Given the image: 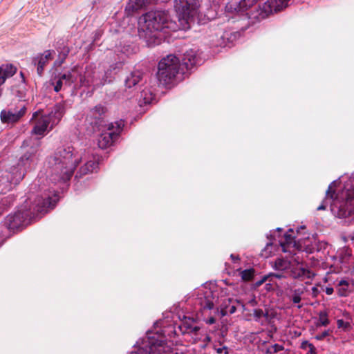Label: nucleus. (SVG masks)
<instances>
[{"label":"nucleus","mask_w":354,"mask_h":354,"mask_svg":"<svg viewBox=\"0 0 354 354\" xmlns=\"http://www.w3.org/2000/svg\"><path fill=\"white\" fill-rule=\"evenodd\" d=\"M290 262L283 258L276 259L272 268L278 271H284L290 268Z\"/></svg>","instance_id":"a878e982"},{"label":"nucleus","mask_w":354,"mask_h":354,"mask_svg":"<svg viewBox=\"0 0 354 354\" xmlns=\"http://www.w3.org/2000/svg\"><path fill=\"white\" fill-rule=\"evenodd\" d=\"M337 293L340 297H346L348 292L349 282L345 279H342L337 284Z\"/></svg>","instance_id":"cd10ccee"},{"label":"nucleus","mask_w":354,"mask_h":354,"mask_svg":"<svg viewBox=\"0 0 354 354\" xmlns=\"http://www.w3.org/2000/svg\"><path fill=\"white\" fill-rule=\"evenodd\" d=\"M230 35V36H232V33H229V32H224L223 35H222V36H221V37H222L223 39H227V40H229V41H232V40H231V38H230V37H229V35Z\"/></svg>","instance_id":"09e8293b"},{"label":"nucleus","mask_w":354,"mask_h":354,"mask_svg":"<svg viewBox=\"0 0 354 354\" xmlns=\"http://www.w3.org/2000/svg\"><path fill=\"white\" fill-rule=\"evenodd\" d=\"M153 339H154V341H156H156H160V340H161V341H162V342H164V344H165V345H167V346H169V347L171 348V352H172V354H177V353H175L174 352L173 348H172L170 346L167 345V342H166L163 339H156L154 336H153V337H150V336L147 337V340H146V341H145V342L144 343V345H143V346H142V347H143L144 348L149 349V342H150V341H152V340H153Z\"/></svg>","instance_id":"72a5a7b5"},{"label":"nucleus","mask_w":354,"mask_h":354,"mask_svg":"<svg viewBox=\"0 0 354 354\" xmlns=\"http://www.w3.org/2000/svg\"><path fill=\"white\" fill-rule=\"evenodd\" d=\"M26 110L27 109L24 104L3 109L0 113L1 121L3 124L12 125L18 122L24 116Z\"/></svg>","instance_id":"9d476101"},{"label":"nucleus","mask_w":354,"mask_h":354,"mask_svg":"<svg viewBox=\"0 0 354 354\" xmlns=\"http://www.w3.org/2000/svg\"><path fill=\"white\" fill-rule=\"evenodd\" d=\"M154 98V95L149 88H145L140 93L139 102L145 104H150Z\"/></svg>","instance_id":"393cba45"},{"label":"nucleus","mask_w":354,"mask_h":354,"mask_svg":"<svg viewBox=\"0 0 354 354\" xmlns=\"http://www.w3.org/2000/svg\"><path fill=\"white\" fill-rule=\"evenodd\" d=\"M59 197L57 194L50 196V192L44 196L34 197L30 196L25 201V205L21 209L10 214L5 219L4 225L10 230H18L29 224L39 214H44L48 209H53Z\"/></svg>","instance_id":"f257e3e1"},{"label":"nucleus","mask_w":354,"mask_h":354,"mask_svg":"<svg viewBox=\"0 0 354 354\" xmlns=\"http://www.w3.org/2000/svg\"><path fill=\"white\" fill-rule=\"evenodd\" d=\"M236 308L235 306L232 305L229 306H226L224 309H222L221 313L222 316H225L227 314H233L236 312Z\"/></svg>","instance_id":"e433bc0d"},{"label":"nucleus","mask_w":354,"mask_h":354,"mask_svg":"<svg viewBox=\"0 0 354 354\" xmlns=\"http://www.w3.org/2000/svg\"><path fill=\"white\" fill-rule=\"evenodd\" d=\"M266 286H268V287H267V289H269L270 286H271V284H270V283H267V284H266Z\"/></svg>","instance_id":"bf43d9fd"},{"label":"nucleus","mask_w":354,"mask_h":354,"mask_svg":"<svg viewBox=\"0 0 354 354\" xmlns=\"http://www.w3.org/2000/svg\"><path fill=\"white\" fill-rule=\"evenodd\" d=\"M139 25L143 30L155 33L154 37L158 36V32L168 34L169 30L176 29L175 23L171 20L168 12L165 10L150 11L142 15L140 17Z\"/></svg>","instance_id":"20e7f679"},{"label":"nucleus","mask_w":354,"mask_h":354,"mask_svg":"<svg viewBox=\"0 0 354 354\" xmlns=\"http://www.w3.org/2000/svg\"><path fill=\"white\" fill-rule=\"evenodd\" d=\"M136 7L135 9L140 8L146 5L151 3L153 0H134Z\"/></svg>","instance_id":"4c0bfd02"},{"label":"nucleus","mask_w":354,"mask_h":354,"mask_svg":"<svg viewBox=\"0 0 354 354\" xmlns=\"http://www.w3.org/2000/svg\"><path fill=\"white\" fill-rule=\"evenodd\" d=\"M144 73L140 70H134L126 77L125 86L128 88H135L142 84Z\"/></svg>","instance_id":"f3484780"},{"label":"nucleus","mask_w":354,"mask_h":354,"mask_svg":"<svg viewBox=\"0 0 354 354\" xmlns=\"http://www.w3.org/2000/svg\"><path fill=\"white\" fill-rule=\"evenodd\" d=\"M345 188L346 189V201L339 207L337 212L338 216L342 218L354 214V176L346 183Z\"/></svg>","instance_id":"1a4fd4ad"},{"label":"nucleus","mask_w":354,"mask_h":354,"mask_svg":"<svg viewBox=\"0 0 354 354\" xmlns=\"http://www.w3.org/2000/svg\"><path fill=\"white\" fill-rule=\"evenodd\" d=\"M307 345L309 348V351H308V353L306 354H317L316 348L313 344H307Z\"/></svg>","instance_id":"49530a36"},{"label":"nucleus","mask_w":354,"mask_h":354,"mask_svg":"<svg viewBox=\"0 0 354 354\" xmlns=\"http://www.w3.org/2000/svg\"><path fill=\"white\" fill-rule=\"evenodd\" d=\"M254 303H255V301L252 300V304H254Z\"/></svg>","instance_id":"0e129e2a"},{"label":"nucleus","mask_w":354,"mask_h":354,"mask_svg":"<svg viewBox=\"0 0 354 354\" xmlns=\"http://www.w3.org/2000/svg\"><path fill=\"white\" fill-rule=\"evenodd\" d=\"M201 307L203 309L211 310L214 308V302L211 299H209L208 296H205L204 299L201 302Z\"/></svg>","instance_id":"473e14b6"},{"label":"nucleus","mask_w":354,"mask_h":354,"mask_svg":"<svg viewBox=\"0 0 354 354\" xmlns=\"http://www.w3.org/2000/svg\"><path fill=\"white\" fill-rule=\"evenodd\" d=\"M259 0H240L230 5V8H234L236 12H242L255 4Z\"/></svg>","instance_id":"412c9836"},{"label":"nucleus","mask_w":354,"mask_h":354,"mask_svg":"<svg viewBox=\"0 0 354 354\" xmlns=\"http://www.w3.org/2000/svg\"><path fill=\"white\" fill-rule=\"evenodd\" d=\"M290 0H268L259 10L248 16L250 19L262 20L273 12H277L288 6Z\"/></svg>","instance_id":"0eeeda50"},{"label":"nucleus","mask_w":354,"mask_h":354,"mask_svg":"<svg viewBox=\"0 0 354 354\" xmlns=\"http://www.w3.org/2000/svg\"><path fill=\"white\" fill-rule=\"evenodd\" d=\"M315 252H324L328 247V244L324 241H315L314 243Z\"/></svg>","instance_id":"c9c22d12"},{"label":"nucleus","mask_w":354,"mask_h":354,"mask_svg":"<svg viewBox=\"0 0 354 354\" xmlns=\"http://www.w3.org/2000/svg\"><path fill=\"white\" fill-rule=\"evenodd\" d=\"M106 82V73H102L91 66H87L83 77H80V86L86 87H92L95 90Z\"/></svg>","instance_id":"6e6552de"},{"label":"nucleus","mask_w":354,"mask_h":354,"mask_svg":"<svg viewBox=\"0 0 354 354\" xmlns=\"http://www.w3.org/2000/svg\"><path fill=\"white\" fill-rule=\"evenodd\" d=\"M216 352L218 354H221L223 352L225 353V354H228L229 352H228V348L225 346L221 347V348H216Z\"/></svg>","instance_id":"a18cd8bd"},{"label":"nucleus","mask_w":354,"mask_h":354,"mask_svg":"<svg viewBox=\"0 0 354 354\" xmlns=\"http://www.w3.org/2000/svg\"><path fill=\"white\" fill-rule=\"evenodd\" d=\"M38 114V112L33 113L32 120L35 119V123L31 130V134L42 137L45 135L46 131H49L53 128H51V122L49 117H46V115H41L37 118Z\"/></svg>","instance_id":"4468645a"},{"label":"nucleus","mask_w":354,"mask_h":354,"mask_svg":"<svg viewBox=\"0 0 354 354\" xmlns=\"http://www.w3.org/2000/svg\"><path fill=\"white\" fill-rule=\"evenodd\" d=\"M293 258V261L297 263V266H290V277L294 279L301 281L305 279H312L315 275V273L309 269L298 266L300 263L298 257H294Z\"/></svg>","instance_id":"2eb2a0df"},{"label":"nucleus","mask_w":354,"mask_h":354,"mask_svg":"<svg viewBox=\"0 0 354 354\" xmlns=\"http://www.w3.org/2000/svg\"><path fill=\"white\" fill-rule=\"evenodd\" d=\"M62 74L59 73L57 77H55L54 80H52L51 84L54 86V91L56 93L59 92L63 86H65L64 84V79L62 78Z\"/></svg>","instance_id":"c756f323"},{"label":"nucleus","mask_w":354,"mask_h":354,"mask_svg":"<svg viewBox=\"0 0 354 354\" xmlns=\"http://www.w3.org/2000/svg\"><path fill=\"white\" fill-rule=\"evenodd\" d=\"M2 76L0 77V85H2L7 78L13 76L17 72V68L12 64L2 65Z\"/></svg>","instance_id":"5701e85b"},{"label":"nucleus","mask_w":354,"mask_h":354,"mask_svg":"<svg viewBox=\"0 0 354 354\" xmlns=\"http://www.w3.org/2000/svg\"><path fill=\"white\" fill-rule=\"evenodd\" d=\"M1 183H3V179H0V184H1Z\"/></svg>","instance_id":"052dcab7"},{"label":"nucleus","mask_w":354,"mask_h":354,"mask_svg":"<svg viewBox=\"0 0 354 354\" xmlns=\"http://www.w3.org/2000/svg\"><path fill=\"white\" fill-rule=\"evenodd\" d=\"M199 327L198 326H194L192 328H190V332L194 333V334H196L197 332L199 330Z\"/></svg>","instance_id":"603ef678"},{"label":"nucleus","mask_w":354,"mask_h":354,"mask_svg":"<svg viewBox=\"0 0 354 354\" xmlns=\"http://www.w3.org/2000/svg\"><path fill=\"white\" fill-rule=\"evenodd\" d=\"M37 151L38 147H31L20 158L17 167L12 169L10 183H18L24 178L26 171L34 167L37 160Z\"/></svg>","instance_id":"423d86ee"},{"label":"nucleus","mask_w":354,"mask_h":354,"mask_svg":"<svg viewBox=\"0 0 354 354\" xmlns=\"http://www.w3.org/2000/svg\"><path fill=\"white\" fill-rule=\"evenodd\" d=\"M81 157L72 146L58 147L48 159L50 180L54 183H66L72 177Z\"/></svg>","instance_id":"7ed1b4c3"},{"label":"nucleus","mask_w":354,"mask_h":354,"mask_svg":"<svg viewBox=\"0 0 354 354\" xmlns=\"http://www.w3.org/2000/svg\"><path fill=\"white\" fill-rule=\"evenodd\" d=\"M266 286H268V287H267V289H269L270 286H271V284H270V283H267V284H266Z\"/></svg>","instance_id":"13d9d810"},{"label":"nucleus","mask_w":354,"mask_h":354,"mask_svg":"<svg viewBox=\"0 0 354 354\" xmlns=\"http://www.w3.org/2000/svg\"><path fill=\"white\" fill-rule=\"evenodd\" d=\"M325 292H326V295H332V294L333 293L334 290H333V288H331V287H327V288H326Z\"/></svg>","instance_id":"8fccbe9b"},{"label":"nucleus","mask_w":354,"mask_h":354,"mask_svg":"<svg viewBox=\"0 0 354 354\" xmlns=\"http://www.w3.org/2000/svg\"><path fill=\"white\" fill-rule=\"evenodd\" d=\"M329 335V332L328 330H325L324 331L323 333H320V334H318L315 336V339H317V340H322L324 339L326 337L328 336Z\"/></svg>","instance_id":"ea45409f"},{"label":"nucleus","mask_w":354,"mask_h":354,"mask_svg":"<svg viewBox=\"0 0 354 354\" xmlns=\"http://www.w3.org/2000/svg\"><path fill=\"white\" fill-rule=\"evenodd\" d=\"M319 317L316 326H326L329 324L330 321L328 319V313L326 310H322L318 313Z\"/></svg>","instance_id":"c85d7f7f"},{"label":"nucleus","mask_w":354,"mask_h":354,"mask_svg":"<svg viewBox=\"0 0 354 354\" xmlns=\"http://www.w3.org/2000/svg\"><path fill=\"white\" fill-rule=\"evenodd\" d=\"M174 7L183 17L188 18L196 14L199 1L198 0H175Z\"/></svg>","instance_id":"f8f14e48"},{"label":"nucleus","mask_w":354,"mask_h":354,"mask_svg":"<svg viewBox=\"0 0 354 354\" xmlns=\"http://www.w3.org/2000/svg\"><path fill=\"white\" fill-rule=\"evenodd\" d=\"M54 54L53 50H46L42 53H38L32 57V64L36 68L37 73L39 77L43 75L46 66L53 59Z\"/></svg>","instance_id":"ddd939ff"},{"label":"nucleus","mask_w":354,"mask_h":354,"mask_svg":"<svg viewBox=\"0 0 354 354\" xmlns=\"http://www.w3.org/2000/svg\"><path fill=\"white\" fill-rule=\"evenodd\" d=\"M306 288L304 286L299 287L296 289H291L290 292L292 293L290 296V299L293 302V304H298L297 308H301L302 307L301 304H299L301 301V295L305 292Z\"/></svg>","instance_id":"b1692460"},{"label":"nucleus","mask_w":354,"mask_h":354,"mask_svg":"<svg viewBox=\"0 0 354 354\" xmlns=\"http://www.w3.org/2000/svg\"><path fill=\"white\" fill-rule=\"evenodd\" d=\"M312 291H313V293L315 295V296H316V294H317V292H318V289H317V288H316V287H313V288H312Z\"/></svg>","instance_id":"5fc2aeb1"},{"label":"nucleus","mask_w":354,"mask_h":354,"mask_svg":"<svg viewBox=\"0 0 354 354\" xmlns=\"http://www.w3.org/2000/svg\"><path fill=\"white\" fill-rule=\"evenodd\" d=\"M268 278H270L269 274L263 276V277L260 280H259V281H256V283H255V286H256L257 287H259V286H261L263 283H265V282L268 280Z\"/></svg>","instance_id":"a19ab883"},{"label":"nucleus","mask_w":354,"mask_h":354,"mask_svg":"<svg viewBox=\"0 0 354 354\" xmlns=\"http://www.w3.org/2000/svg\"><path fill=\"white\" fill-rule=\"evenodd\" d=\"M284 237H285V239H286V243L281 242L280 245H281V247L282 248V251L283 252H287L288 250L286 249V247L288 245L292 243V236L290 234H288L287 233L285 234Z\"/></svg>","instance_id":"f704fd0d"},{"label":"nucleus","mask_w":354,"mask_h":354,"mask_svg":"<svg viewBox=\"0 0 354 354\" xmlns=\"http://www.w3.org/2000/svg\"><path fill=\"white\" fill-rule=\"evenodd\" d=\"M129 354H172L171 348L165 345L162 341H150L149 348L136 347Z\"/></svg>","instance_id":"9b49d317"},{"label":"nucleus","mask_w":354,"mask_h":354,"mask_svg":"<svg viewBox=\"0 0 354 354\" xmlns=\"http://www.w3.org/2000/svg\"><path fill=\"white\" fill-rule=\"evenodd\" d=\"M266 286H268V287H267V289H269L270 286H271V284H270V283H267V284H266Z\"/></svg>","instance_id":"4d7b16f0"},{"label":"nucleus","mask_w":354,"mask_h":354,"mask_svg":"<svg viewBox=\"0 0 354 354\" xmlns=\"http://www.w3.org/2000/svg\"><path fill=\"white\" fill-rule=\"evenodd\" d=\"M335 182H333L328 187V189L326 192V198L322 201V204L317 207V210H324L326 208V206L328 203H331L334 198H336L335 191L333 188Z\"/></svg>","instance_id":"aec40b11"},{"label":"nucleus","mask_w":354,"mask_h":354,"mask_svg":"<svg viewBox=\"0 0 354 354\" xmlns=\"http://www.w3.org/2000/svg\"><path fill=\"white\" fill-rule=\"evenodd\" d=\"M65 112V104L64 102H59L53 107L51 111L48 115H46V117H49L51 122V128H53L60 122Z\"/></svg>","instance_id":"dca6fc26"},{"label":"nucleus","mask_w":354,"mask_h":354,"mask_svg":"<svg viewBox=\"0 0 354 354\" xmlns=\"http://www.w3.org/2000/svg\"><path fill=\"white\" fill-rule=\"evenodd\" d=\"M81 77L83 75L79 71L78 66H75L68 73L62 74V78L64 79L65 86H71Z\"/></svg>","instance_id":"6ab92c4d"},{"label":"nucleus","mask_w":354,"mask_h":354,"mask_svg":"<svg viewBox=\"0 0 354 354\" xmlns=\"http://www.w3.org/2000/svg\"><path fill=\"white\" fill-rule=\"evenodd\" d=\"M216 322V319L214 317H210L209 318L205 320V323L207 324H213Z\"/></svg>","instance_id":"de8ad7c7"},{"label":"nucleus","mask_w":354,"mask_h":354,"mask_svg":"<svg viewBox=\"0 0 354 354\" xmlns=\"http://www.w3.org/2000/svg\"><path fill=\"white\" fill-rule=\"evenodd\" d=\"M272 348L273 349V353H277L279 351H283L284 347L282 345L274 344L272 346Z\"/></svg>","instance_id":"37998d69"},{"label":"nucleus","mask_w":354,"mask_h":354,"mask_svg":"<svg viewBox=\"0 0 354 354\" xmlns=\"http://www.w3.org/2000/svg\"><path fill=\"white\" fill-rule=\"evenodd\" d=\"M230 257L234 261L239 260V256H236L234 254H231Z\"/></svg>","instance_id":"864d4df0"},{"label":"nucleus","mask_w":354,"mask_h":354,"mask_svg":"<svg viewBox=\"0 0 354 354\" xmlns=\"http://www.w3.org/2000/svg\"><path fill=\"white\" fill-rule=\"evenodd\" d=\"M70 53V49L68 46H64L60 51H59L57 59L54 62V66L59 67L61 66L65 62L66 57Z\"/></svg>","instance_id":"bb28decb"},{"label":"nucleus","mask_w":354,"mask_h":354,"mask_svg":"<svg viewBox=\"0 0 354 354\" xmlns=\"http://www.w3.org/2000/svg\"><path fill=\"white\" fill-rule=\"evenodd\" d=\"M9 180H10L9 178H8V177H7V178H6V181H7V182H8Z\"/></svg>","instance_id":"680f3d73"},{"label":"nucleus","mask_w":354,"mask_h":354,"mask_svg":"<svg viewBox=\"0 0 354 354\" xmlns=\"http://www.w3.org/2000/svg\"><path fill=\"white\" fill-rule=\"evenodd\" d=\"M337 327L339 328H346L347 327L349 326V323L345 322L343 319H338L337 321Z\"/></svg>","instance_id":"58836bf2"},{"label":"nucleus","mask_w":354,"mask_h":354,"mask_svg":"<svg viewBox=\"0 0 354 354\" xmlns=\"http://www.w3.org/2000/svg\"><path fill=\"white\" fill-rule=\"evenodd\" d=\"M307 344H312L311 343H309L308 341H304L301 344V348L302 349H306L308 347Z\"/></svg>","instance_id":"3c124183"},{"label":"nucleus","mask_w":354,"mask_h":354,"mask_svg":"<svg viewBox=\"0 0 354 354\" xmlns=\"http://www.w3.org/2000/svg\"><path fill=\"white\" fill-rule=\"evenodd\" d=\"M307 254H312L315 252L314 245L312 243L311 245H308L305 247L304 250Z\"/></svg>","instance_id":"79ce46f5"},{"label":"nucleus","mask_w":354,"mask_h":354,"mask_svg":"<svg viewBox=\"0 0 354 354\" xmlns=\"http://www.w3.org/2000/svg\"><path fill=\"white\" fill-rule=\"evenodd\" d=\"M98 162L96 160H90L84 164V166L81 167L79 171L76 174L77 178L78 175L81 177L83 175H86L93 171H96L98 168Z\"/></svg>","instance_id":"4be33fe9"},{"label":"nucleus","mask_w":354,"mask_h":354,"mask_svg":"<svg viewBox=\"0 0 354 354\" xmlns=\"http://www.w3.org/2000/svg\"><path fill=\"white\" fill-rule=\"evenodd\" d=\"M105 112L104 106L101 104L96 105L88 111L84 121V126L88 134L102 131L97 140L98 146L101 149H106L111 146L118 138L124 126V122L122 120L105 124L104 120Z\"/></svg>","instance_id":"f03ea898"},{"label":"nucleus","mask_w":354,"mask_h":354,"mask_svg":"<svg viewBox=\"0 0 354 354\" xmlns=\"http://www.w3.org/2000/svg\"><path fill=\"white\" fill-rule=\"evenodd\" d=\"M270 277H275L277 279L286 278V276L283 273H270L268 274Z\"/></svg>","instance_id":"c03bdc74"},{"label":"nucleus","mask_w":354,"mask_h":354,"mask_svg":"<svg viewBox=\"0 0 354 354\" xmlns=\"http://www.w3.org/2000/svg\"><path fill=\"white\" fill-rule=\"evenodd\" d=\"M254 303H255V301L252 300V304H254Z\"/></svg>","instance_id":"e2e57ef3"},{"label":"nucleus","mask_w":354,"mask_h":354,"mask_svg":"<svg viewBox=\"0 0 354 354\" xmlns=\"http://www.w3.org/2000/svg\"><path fill=\"white\" fill-rule=\"evenodd\" d=\"M180 69L179 59L169 55L162 59L158 63L157 77L160 84L167 86L171 84L178 74Z\"/></svg>","instance_id":"39448f33"},{"label":"nucleus","mask_w":354,"mask_h":354,"mask_svg":"<svg viewBox=\"0 0 354 354\" xmlns=\"http://www.w3.org/2000/svg\"><path fill=\"white\" fill-rule=\"evenodd\" d=\"M201 62V59L197 56L196 53L190 49L187 50L184 54L182 58V64L185 66L187 70H190L194 66L199 64Z\"/></svg>","instance_id":"a211bd4d"},{"label":"nucleus","mask_w":354,"mask_h":354,"mask_svg":"<svg viewBox=\"0 0 354 354\" xmlns=\"http://www.w3.org/2000/svg\"><path fill=\"white\" fill-rule=\"evenodd\" d=\"M253 317L255 322L263 324L261 319L263 317L268 319V312L263 311L262 309L256 308L253 310Z\"/></svg>","instance_id":"7c9ffc66"},{"label":"nucleus","mask_w":354,"mask_h":354,"mask_svg":"<svg viewBox=\"0 0 354 354\" xmlns=\"http://www.w3.org/2000/svg\"><path fill=\"white\" fill-rule=\"evenodd\" d=\"M220 0H212L214 3H218Z\"/></svg>","instance_id":"6e6d98bb"},{"label":"nucleus","mask_w":354,"mask_h":354,"mask_svg":"<svg viewBox=\"0 0 354 354\" xmlns=\"http://www.w3.org/2000/svg\"><path fill=\"white\" fill-rule=\"evenodd\" d=\"M254 274V270L252 268L246 269L241 271V279L245 281H249L252 279Z\"/></svg>","instance_id":"2f4dec72"}]
</instances>
